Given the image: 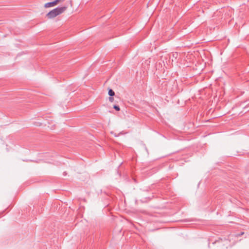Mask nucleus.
Segmentation results:
<instances>
[{"mask_svg": "<svg viewBox=\"0 0 249 249\" xmlns=\"http://www.w3.org/2000/svg\"><path fill=\"white\" fill-rule=\"evenodd\" d=\"M178 53H172V61H173V58L176 59L178 57Z\"/></svg>", "mask_w": 249, "mask_h": 249, "instance_id": "obj_4", "label": "nucleus"}, {"mask_svg": "<svg viewBox=\"0 0 249 249\" xmlns=\"http://www.w3.org/2000/svg\"><path fill=\"white\" fill-rule=\"evenodd\" d=\"M56 5V3H55V2L54 1H53L52 2H50L45 3L44 5V7L45 8L51 7H53Z\"/></svg>", "mask_w": 249, "mask_h": 249, "instance_id": "obj_2", "label": "nucleus"}, {"mask_svg": "<svg viewBox=\"0 0 249 249\" xmlns=\"http://www.w3.org/2000/svg\"><path fill=\"white\" fill-rule=\"evenodd\" d=\"M108 93L110 96H113L115 95L114 91L111 89H109Z\"/></svg>", "mask_w": 249, "mask_h": 249, "instance_id": "obj_3", "label": "nucleus"}, {"mask_svg": "<svg viewBox=\"0 0 249 249\" xmlns=\"http://www.w3.org/2000/svg\"><path fill=\"white\" fill-rule=\"evenodd\" d=\"M109 101L112 102L114 100V98L112 97V96H110L108 98Z\"/></svg>", "mask_w": 249, "mask_h": 249, "instance_id": "obj_6", "label": "nucleus"}, {"mask_svg": "<svg viewBox=\"0 0 249 249\" xmlns=\"http://www.w3.org/2000/svg\"><path fill=\"white\" fill-rule=\"evenodd\" d=\"M62 0H55L54 1L56 3V4L58 3V2L61 1Z\"/></svg>", "mask_w": 249, "mask_h": 249, "instance_id": "obj_7", "label": "nucleus"}, {"mask_svg": "<svg viewBox=\"0 0 249 249\" xmlns=\"http://www.w3.org/2000/svg\"><path fill=\"white\" fill-rule=\"evenodd\" d=\"M113 108H114L117 111H120V108L117 105H114L113 106Z\"/></svg>", "mask_w": 249, "mask_h": 249, "instance_id": "obj_5", "label": "nucleus"}, {"mask_svg": "<svg viewBox=\"0 0 249 249\" xmlns=\"http://www.w3.org/2000/svg\"><path fill=\"white\" fill-rule=\"evenodd\" d=\"M66 6L58 7L50 11L46 14V17L49 19L54 18L57 16L63 13L66 10Z\"/></svg>", "mask_w": 249, "mask_h": 249, "instance_id": "obj_1", "label": "nucleus"}]
</instances>
